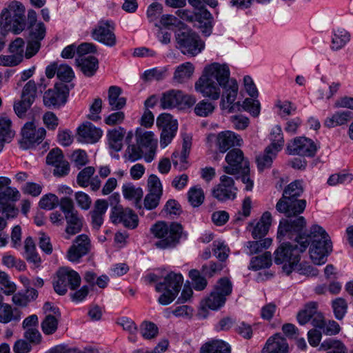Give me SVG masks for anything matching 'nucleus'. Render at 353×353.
I'll list each match as a JSON object with an SVG mask.
<instances>
[{"instance_id":"nucleus-37","label":"nucleus","mask_w":353,"mask_h":353,"mask_svg":"<svg viewBox=\"0 0 353 353\" xmlns=\"http://www.w3.org/2000/svg\"><path fill=\"white\" fill-rule=\"evenodd\" d=\"M125 130L121 127L108 131L107 137L109 147L114 151H119L123 147V139Z\"/></svg>"},{"instance_id":"nucleus-47","label":"nucleus","mask_w":353,"mask_h":353,"mask_svg":"<svg viewBox=\"0 0 353 353\" xmlns=\"http://www.w3.org/2000/svg\"><path fill=\"white\" fill-rule=\"evenodd\" d=\"M216 108L215 104L206 99H203L196 103L194 108L195 114L200 117L210 116Z\"/></svg>"},{"instance_id":"nucleus-17","label":"nucleus","mask_w":353,"mask_h":353,"mask_svg":"<svg viewBox=\"0 0 353 353\" xmlns=\"http://www.w3.org/2000/svg\"><path fill=\"white\" fill-rule=\"evenodd\" d=\"M209 142L214 143L220 152L224 153L230 148L239 146L242 139L232 131H224L217 134H212L208 137Z\"/></svg>"},{"instance_id":"nucleus-58","label":"nucleus","mask_w":353,"mask_h":353,"mask_svg":"<svg viewBox=\"0 0 353 353\" xmlns=\"http://www.w3.org/2000/svg\"><path fill=\"white\" fill-rule=\"evenodd\" d=\"M189 276L191 279L193 287L196 290H203L207 286V280L204 276L201 275V273L198 270H191L189 272Z\"/></svg>"},{"instance_id":"nucleus-16","label":"nucleus","mask_w":353,"mask_h":353,"mask_svg":"<svg viewBox=\"0 0 353 353\" xmlns=\"http://www.w3.org/2000/svg\"><path fill=\"white\" fill-rule=\"evenodd\" d=\"M317 150L315 143L306 137H296L287 145V151L291 155L313 157Z\"/></svg>"},{"instance_id":"nucleus-5","label":"nucleus","mask_w":353,"mask_h":353,"mask_svg":"<svg viewBox=\"0 0 353 353\" xmlns=\"http://www.w3.org/2000/svg\"><path fill=\"white\" fill-rule=\"evenodd\" d=\"M1 34L6 35L8 31L14 34L21 32L26 26L25 7L19 1H12L1 14Z\"/></svg>"},{"instance_id":"nucleus-62","label":"nucleus","mask_w":353,"mask_h":353,"mask_svg":"<svg viewBox=\"0 0 353 353\" xmlns=\"http://www.w3.org/2000/svg\"><path fill=\"white\" fill-rule=\"evenodd\" d=\"M142 148L138 145H136L132 144L130 145L127 148L125 153V158L131 162H134L141 159L142 157Z\"/></svg>"},{"instance_id":"nucleus-13","label":"nucleus","mask_w":353,"mask_h":353,"mask_svg":"<svg viewBox=\"0 0 353 353\" xmlns=\"http://www.w3.org/2000/svg\"><path fill=\"white\" fill-rule=\"evenodd\" d=\"M228 165L223 167V171L231 175L250 172L249 162L245 158L243 152L239 148L230 150L225 156Z\"/></svg>"},{"instance_id":"nucleus-30","label":"nucleus","mask_w":353,"mask_h":353,"mask_svg":"<svg viewBox=\"0 0 353 353\" xmlns=\"http://www.w3.org/2000/svg\"><path fill=\"white\" fill-rule=\"evenodd\" d=\"M219 327L221 330H234L236 331L262 329L261 323H254L252 325L245 322L238 323L234 319L228 316L223 318L219 321Z\"/></svg>"},{"instance_id":"nucleus-44","label":"nucleus","mask_w":353,"mask_h":353,"mask_svg":"<svg viewBox=\"0 0 353 353\" xmlns=\"http://www.w3.org/2000/svg\"><path fill=\"white\" fill-rule=\"evenodd\" d=\"M312 325L319 329H323L325 331H339L340 326L334 321H328L325 322L321 313L317 312L312 318Z\"/></svg>"},{"instance_id":"nucleus-15","label":"nucleus","mask_w":353,"mask_h":353,"mask_svg":"<svg viewBox=\"0 0 353 353\" xmlns=\"http://www.w3.org/2000/svg\"><path fill=\"white\" fill-rule=\"evenodd\" d=\"M21 134V145L26 149L41 143L46 136V130L43 128H37L34 121H32L24 124Z\"/></svg>"},{"instance_id":"nucleus-34","label":"nucleus","mask_w":353,"mask_h":353,"mask_svg":"<svg viewBox=\"0 0 353 353\" xmlns=\"http://www.w3.org/2000/svg\"><path fill=\"white\" fill-rule=\"evenodd\" d=\"M183 92L178 90H171L164 92L161 98V106L163 109L172 108L181 103Z\"/></svg>"},{"instance_id":"nucleus-55","label":"nucleus","mask_w":353,"mask_h":353,"mask_svg":"<svg viewBox=\"0 0 353 353\" xmlns=\"http://www.w3.org/2000/svg\"><path fill=\"white\" fill-rule=\"evenodd\" d=\"M37 88L35 82L33 80L28 81L23 88L21 98L26 99L28 103H32L37 96Z\"/></svg>"},{"instance_id":"nucleus-43","label":"nucleus","mask_w":353,"mask_h":353,"mask_svg":"<svg viewBox=\"0 0 353 353\" xmlns=\"http://www.w3.org/2000/svg\"><path fill=\"white\" fill-rule=\"evenodd\" d=\"M21 318V313L17 309H12L8 303L0 305V322L8 323L12 320L18 321Z\"/></svg>"},{"instance_id":"nucleus-60","label":"nucleus","mask_w":353,"mask_h":353,"mask_svg":"<svg viewBox=\"0 0 353 353\" xmlns=\"http://www.w3.org/2000/svg\"><path fill=\"white\" fill-rule=\"evenodd\" d=\"M332 307L335 316L338 319H342L347 312V304L346 301L342 298H338L333 301Z\"/></svg>"},{"instance_id":"nucleus-29","label":"nucleus","mask_w":353,"mask_h":353,"mask_svg":"<svg viewBox=\"0 0 353 353\" xmlns=\"http://www.w3.org/2000/svg\"><path fill=\"white\" fill-rule=\"evenodd\" d=\"M287 341L280 332H276L266 341L261 353H288Z\"/></svg>"},{"instance_id":"nucleus-10","label":"nucleus","mask_w":353,"mask_h":353,"mask_svg":"<svg viewBox=\"0 0 353 353\" xmlns=\"http://www.w3.org/2000/svg\"><path fill=\"white\" fill-rule=\"evenodd\" d=\"M183 283V279L181 274L169 273L165 277L164 282L159 283L156 285L157 292L164 291L159 298V303L165 305L172 302L179 294Z\"/></svg>"},{"instance_id":"nucleus-28","label":"nucleus","mask_w":353,"mask_h":353,"mask_svg":"<svg viewBox=\"0 0 353 353\" xmlns=\"http://www.w3.org/2000/svg\"><path fill=\"white\" fill-rule=\"evenodd\" d=\"M102 134V130L90 122H85L78 128V139L80 142L97 143L101 139Z\"/></svg>"},{"instance_id":"nucleus-45","label":"nucleus","mask_w":353,"mask_h":353,"mask_svg":"<svg viewBox=\"0 0 353 353\" xmlns=\"http://www.w3.org/2000/svg\"><path fill=\"white\" fill-rule=\"evenodd\" d=\"M278 152L274 150V148L268 146L265 150L264 154L256 158L259 169L263 170L265 168H270Z\"/></svg>"},{"instance_id":"nucleus-57","label":"nucleus","mask_w":353,"mask_h":353,"mask_svg":"<svg viewBox=\"0 0 353 353\" xmlns=\"http://www.w3.org/2000/svg\"><path fill=\"white\" fill-rule=\"evenodd\" d=\"M95 168L92 166H88L83 168L77 175V182L79 185L83 188L88 187L91 180V176L94 174Z\"/></svg>"},{"instance_id":"nucleus-24","label":"nucleus","mask_w":353,"mask_h":353,"mask_svg":"<svg viewBox=\"0 0 353 353\" xmlns=\"http://www.w3.org/2000/svg\"><path fill=\"white\" fill-rule=\"evenodd\" d=\"M90 249V241L86 234H81L76 237L73 245L68 251L67 258L72 262H78Z\"/></svg>"},{"instance_id":"nucleus-21","label":"nucleus","mask_w":353,"mask_h":353,"mask_svg":"<svg viewBox=\"0 0 353 353\" xmlns=\"http://www.w3.org/2000/svg\"><path fill=\"white\" fill-rule=\"evenodd\" d=\"M46 32V26L41 21L29 26V41L26 51V58L32 57L39 51L41 48V41L44 39Z\"/></svg>"},{"instance_id":"nucleus-51","label":"nucleus","mask_w":353,"mask_h":353,"mask_svg":"<svg viewBox=\"0 0 353 353\" xmlns=\"http://www.w3.org/2000/svg\"><path fill=\"white\" fill-rule=\"evenodd\" d=\"M11 121L8 117H0V137L10 142L14 136V132L11 128Z\"/></svg>"},{"instance_id":"nucleus-52","label":"nucleus","mask_w":353,"mask_h":353,"mask_svg":"<svg viewBox=\"0 0 353 353\" xmlns=\"http://www.w3.org/2000/svg\"><path fill=\"white\" fill-rule=\"evenodd\" d=\"M272 241L270 238H266L261 241H248L246 247L249 250V254L252 255L262 252L268 249L272 245Z\"/></svg>"},{"instance_id":"nucleus-8","label":"nucleus","mask_w":353,"mask_h":353,"mask_svg":"<svg viewBox=\"0 0 353 353\" xmlns=\"http://www.w3.org/2000/svg\"><path fill=\"white\" fill-rule=\"evenodd\" d=\"M176 48L185 55L194 57L204 49L205 43L198 34L193 30L183 28L175 34Z\"/></svg>"},{"instance_id":"nucleus-2","label":"nucleus","mask_w":353,"mask_h":353,"mask_svg":"<svg viewBox=\"0 0 353 353\" xmlns=\"http://www.w3.org/2000/svg\"><path fill=\"white\" fill-rule=\"evenodd\" d=\"M301 231L292 232L290 234H285L277 239L282 241L285 237L294 239V243H283L274 252V262L283 264V270L287 274L294 271V266L299 262L301 253L308 247V238L301 234Z\"/></svg>"},{"instance_id":"nucleus-53","label":"nucleus","mask_w":353,"mask_h":353,"mask_svg":"<svg viewBox=\"0 0 353 353\" xmlns=\"http://www.w3.org/2000/svg\"><path fill=\"white\" fill-rule=\"evenodd\" d=\"M321 348L323 350L333 349L327 353H347V349L343 343L332 338L324 340L321 344Z\"/></svg>"},{"instance_id":"nucleus-50","label":"nucleus","mask_w":353,"mask_h":353,"mask_svg":"<svg viewBox=\"0 0 353 353\" xmlns=\"http://www.w3.org/2000/svg\"><path fill=\"white\" fill-rule=\"evenodd\" d=\"M122 190L125 198L135 200L136 205H138L143 196V190L141 188H135L133 185L128 183L123 185Z\"/></svg>"},{"instance_id":"nucleus-35","label":"nucleus","mask_w":353,"mask_h":353,"mask_svg":"<svg viewBox=\"0 0 353 353\" xmlns=\"http://www.w3.org/2000/svg\"><path fill=\"white\" fill-rule=\"evenodd\" d=\"M24 257L34 267L38 268L41 263V259L37 252L36 246L31 237H27L24 241Z\"/></svg>"},{"instance_id":"nucleus-11","label":"nucleus","mask_w":353,"mask_h":353,"mask_svg":"<svg viewBox=\"0 0 353 353\" xmlns=\"http://www.w3.org/2000/svg\"><path fill=\"white\" fill-rule=\"evenodd\" d=\"M232 291L231 281L225 277L220 279L205 299V306L214 310L220 308L225 304L227 296L231 294Z\"/></svg>"},{"instance_id":"nucleus-32","label":"nucleus","mask_w":353,"mask_h":353,"mask_svg":"<svg viewBox=\"0 0 353 353\" xmlns=\"http://www.w3.org/2000/svg\"><path fill=\"white\" fill-rule=\"evenodd\" d=\"M108 204L105 200L98 199L95 201L93 210L90 214L94 229L99 230L103 223V217L108 210Z\"/></svg>"},{"instance_id":"nucleus-56","label":"nucleus","mask_w":353,"mask_h":353,"mask_svg":"<svg viewBox=\"0 0 353 353\" xmlns=\"http://www.w3.org/2000/svg\"><path fill=\"white\" fill-rule=\"evenodd\" d=\"M1 289L6 295L13 294L17 290L14 283L10 281L9 276L5 272H0Z\"/></svg>"},{"instance_id":"nucleus-18","label":"nucleus","mask_w":353,"mask_h":353,"mask_svg":"<svg viewBox=\"0 0 353 353\" xmlns=\"http://www.w3.org/2000/svg\"><path fill=\"white\" fill-rule=\"evenodd\" d=\"M114 26L109 21H99L92 32V38L108 47L117 44V37L114 32Z\"/></svg>"},{"instance_id":"nucleus-36","label":"nucleus","mask_w":353,"mask_h":353,"mask_svg":"<svg viewBox=\"0 0 353 353\" xmlns=\"http://www.w3.org/2000/svg\"><path fill=\"white\" fill-rule=\"evenodd\" d=\"M352 118L350 111H338L324 121V125L332 128L347 123Z\"/></svg>"},{"instance_id":"nucleus-39","label":"nucleus","mask_w":353,"mask_h":353,"mask_svg":"<svg viewBox=\"0 0 353 353\" xmlns=\"http://www.w3.org/2000/svg\"><path fill=\"white\" fill-rule=\"evenodd\" d=\"M194 67L190 62L183 63L177 66L174 72L173 79L179 83L188 81L192 76Z\"/></svg>"},{"instance_id":"nucleus-38","label":"nucleus","mask_w":353,"mask_h":353,"mask_svg":"<svg viewBox=\"0 0 353 353\" xmlns=\"http://www.w3.org/2000/svg\"><path fill=\"white\" fill-rule=\"evenodd\" d=\"M76 63L83 73L88 77L94 75L98 68V59L93 56L77 59Z\"/></svg>"},{"instance_id":"nucleus-31","label":"nucleus","mask_w":353,"mask_h":353,"mask_svg":"<svg viewBox=\"0 0 353 353\" xmlns=\"http://www.w3.org/2000/svg\"><path fill=\"white\" fill-rule=\"evenodd\" d=\"M272 223V216L269 212H265L261 216L260 220L254 225V222L249 223V227H252L251 230L254 239H261L268 232Z\"/></svg>"},{"instance_id":"nucleus-20","label":"nucleus","mask_w":353,"mask_h":353,"mask_svg":"<svg viewBox=\"0 0 353 353\" xmlns=\"http://www.w3.org/2000/svg\"><path fill=\"white\" fill-rule=\"evenodd\" d=\"M137 144L145 150V160L151 162L155 156L157 140L152 132L145 131L141 128L136 130Z\"/></svg>"},{"instance_id":"nucleus-33","label":"nucleus","mask_w":353,"mask_h":353,"mask_svg":"<svg viewBox=\"0 0 353 353\" xmlns=\"http://www.w3.org/2000/svg\"><path fill=\"white\" fill-rule=\"evenodd\" d=\"M121 88L116 85L108 88V100L112 110H119L125 105L126 99L121 97Z\"/></svg>"},{"instance_id":"nucleus-49","label":"nucleus","mask_w":353,"mask_h":353,"mask_svg":"<svg viewBox=\"0 0 353 353\" xmlns=\"http://www.w3.org/2000/svg\"><path fill=\"white\" fill-rule=\"evenodd\" d=\"M271 143L269 147L274 148L276 151H280L284 145V138L282 129L280 125L274 126L270 135Z\"/></svg>"},{"instance_id":"nucleus-4","label":"nucleus","mask_w":353,"mask_h":353,"mask_svg":"<svg viewBox=\"0 0 353 353\" xmlns=\"http://www.w3.org/2000/svg\"><path fill=\"white\" fill-rule=\"evenodd\" d=\"M302 236L308 238V245L311 242L309 253L313 263L324 264L327 256L332 250L330 238L325 230L321 226L314 225L311 227L310 234Z\"/></svg>"},{"instance_id":"nucleus-41","label":"nucleus","mask_w":353,"mask_h":353,"mask_svg":"<svg viewBox=\"0 0 353 353\" xmlns=\"http://www.w3.org/2000/svg\"><path fill=\"white\" fill-rule=\"evenodd\" d=\"M201 353H230V347L223 341H212L202 345Z\"/></svg>"},{"instance_id":"nucleus-22","label":"nucleus","mask_w":353,"mask_h":353,"mask_svg":"<svg viewBox=\"0 0 353 353\" xmlns=\"http://www.w3.org/2000/svg\"><path fill=\"white\" fill-rule=\"evenodd\" d=\"M203 73L214 81L216 80L220 86L235 80L230 78V68L225 63H212L204 68Z\"/></svg>"},{"instance_id":"nucleus-3","label":"nucleus","mask_w":353,"mask_h":353,"mask_svg":"<svg viewBox=\"0 0 353 353\" xmlns=\"http://www.w3.org/2000/svg\"><path fill=\"white\" fill-rule=\"evenodd\" d=\"M223 92L221 96L220 108L227 112L233 113L241 109L249 112L254 117H257L260 112L259 101L252 99H245L241 105L240 101H236L239 92L237 81H230L228 83L222 85Z\"/></svg>"},{"instance_id":"nucleus-40","label":"nucleus","mask_w":353,"mask_h":353,"mask_svg":"<svg viewBox=\"0 0 353 353\" xmlns=\"http://www.w3.org/2000/svg\"><path fill=\"white\" fill-rule=\"evenodd\" d=\"M350 34L344 28H338L334 31L332 37L331 48L339 50L343 48L350 40Z\"/></svg>"},{"instance_id":"nucleus-54","label":"nucleus","mask_w":353,"mask_h":353,"mask_svg":"<svg viewBox=\"0 0 353 353\" xmlns=\"http://www.w3.org/2000/svg\"><path fill=\"white\" fill-rule=\"evenodd\" d=\"M196 10V19H212V14L206 9L204 0H188Z\"/></svg>"},{"instance_id":"nucleus-59","label":"nucleus","mask_w":353,"mask_h":353,"mask_svg":"<svg viewBox=\"0 0 353 353\" xmlns=\"http://www.w3.org/2000/svg\"><path fill=\"white\" fill-rule=\"evenodd\" d=\"M39 205L42 209L50 210L56 208L58 205H60V200H59L55 194L50 193L41 197Z\"/></svg>"},{"instance_id":"nucleus-7","label":"nucleus","mask_w":353,"mask_h":353,"mask_svg":"<svg viewBox=\"0 0 353 353\" xmlns=\"http://www.w3.org/2000/svg\"><path fill=\"white\" fill-rule=\"evenodd\" d=\"M11 179L0 176V213L5 214L7 219L14 218L18 214V209L10 201L19 200L21 194L13 187H10Z\"/></svg>"},{"instance_id":"nucleus-42","label":"nucleus","mask_w":353,"mask_h":353,"mask_svg":"<svg viewBox=\"0 0 353 353\" xmlns=\"http://www.w3.org/2000/svg\"><path fill=\"white\" fill-rule=\"evenodd\" d=\"M318 303L316 302H309L306 303L303 310L299 311L296 319L299 324H306L318 312Z\"/></svg>"},{"instance_id":"nucleus-12","label":"nucleus","mask_w":353,"mask_h":353,"mask_svg":"<svg viewBox=\"0 0 353 353\" xmlns=\"http://www.w3.org/2000/svg\"><path fill=\"white\" fill-rule=\"evenodd\" d=\"M81 276L76 271L68 268H61L57 272V279L54 282V289L59 295L65 294L68 287L74 290L81 284Z\"/></svg>"},{"instance_id":"nucleus-63","label":"nucleus","mask_w":353,"mask_h":353,"mask_svg":"<svg viewBox=\"0 0 353 353\" xmlns=\"http://www.w3.org/2000/svg\"><path fill=\"white\" fill-rule=\"evenodd\" d=\"M223 265L220 263L210 262L208 265H203L201 268L202 274L208 277L219 273L223 269Z\"/></svg>"},{"instance_id":"nucleus-27","label":"nucleus","mask_w":353,"mask_h":353,"mask_svg":"<svg viewBox=\"0 0 353 353\" xmlns=\"http://www.w3.org/2000/svg\"><path fill=\"white\" fill-rule=\"evenodd\" d=\"M68 92L65 85H55L44 93L43 103L47 107L60 106L66 102Z\"/></svg>"},{"instance_id":"nucleus-14","label":"nucleus","mask_w":353,"mask_h":353,"mask_svg":"<svg viewBox=\"0 0 353 353\" xmlns=\"http://www.w3.org/2000/svg\"><path fill=\"white\" fill-rule=\"evenodd\" d=\"M157 125L162 130L160 137V145L164 148L170 143L175 137L178 129V123L176 120L173 119L171 114L163 113L157 118Z\"/></svg>"},{"instance_id":"nucleus-19","label":"nucleus","mask_w":353,"mask_h":353,"mask_svg":"<svg viewBox=\"0 0 353 353\" xmlns=\"http://www.w3.org/2000/svg\"><path fill=\"white\" fill-rule=\"evenodd\" d=\"M221 88V86L219 83L203 73L194 85L195 90L197 92L201 94L203 97L213 101H216L220 98Z\"/></svg>"},{"instance_id":"nucleus-23","label":"nucleus","mask_w":353,"mask_h":353,"mask_svg":"<svg viewBox=\"0 0 353 353\" xmlns=\"http://www.w3.org/2000/svg\"><path fill=\"white\" fill-rule=\"evenodd\" d=\"M236 190L233 178L222 175L220 177L219 184L213 188L212 194L219 201H223L228 199H234L236 197Z\"/></svg>"},{"instance_id":"nucleus-46","label":"nucleus","mask_w":353,"mask_h":353,"mask_svg":"<svg viewBox=\"0 0 353 353\" xmlns=\"http://www.w3.org/2000/svg\"><path fill=\"white\" fill-rule=\"evenodd\" d=\"M272 264V255L269 252H265L263 254L252 258L249 266L250 270L254 271L263 268H268Z\"/></svg>"},{"instance_id":"nucleus-48","label":"nucleus","mask_w":353,"mask_h":353,"mask_svg":"<svg viewBox=\"0 0 353 353\" xmlns=\"http://www.w3.org/2000/svg\"><path fill=\"white\" fill-rule=\"evenodd\" d=\"M204 199L203 190L199 185L192 187L188 192V201L193 207L200 206L203 203Z\"/></svg>"},{"instance_id":"nucleus-25","label":"nucleus","mask_w":353,"mask_h":353,"mask_svg":"<svg viewBox=\"0 0 353 353\" xmlns=\"http://www.w3.org/2000/svg\"><path fill=\"white\" fill-rule=\"evenodd\" d=\"M46 162L54 167V174L56 176H65L69 172V163L64 159L62 152L59 148H54L50 151L46 157Z\"/></svg>"},{"instance_id":"nucleus-61","label":"nucleus","mask_w":353,"mask_h":353,"mask_svg":"<svg viewBox=\"0 0 353 353\" xmlns=\"http://www.w3.org/2000/svg\"><path fill=\"white\" fill-rule=\"evenodd\" d=\"M24 46V41L21 38H17L9 46L10 52L16 57H20L21 61L23 58Z\"/></svg>"},{"instance_id":"nucleus-26","label":"nucleus","mask_w":353,"mask_h":353,"mask_svg":"<svg viewBox=\"0 0 353 353\" xmlns=\"http://www.w3.org/2000/svg\"><path fill=\"white\" fill-rule=\"evenodd\" d=\"M111 219L114 223H122L130 229H134L139 223L137 215L130 208H114Z\"/></svg>"},{"instance_id":"nucleus-6","label":"nucleus","mask_w":353,"mask_h":353,"mask_svg":"<svg viewBox=\"0 0 353 353\" xmlns=\"http://www.w3.org/2000/svg\"><path fill=\"white\" fill-rule=\"evenodd\" d=\"M151 233L159 239L155 246L160 249L174 248L180 241L183 228L177 223H168L165 221H158L150 228Z\"/></svg>"},{"instance_id":"nucleus-9","label":"nucleus","mask_w":353,"mask_h":353,"mask_svg":"<svg viewBox=\"0 0 353 353\" xmlns=\"http://www.w3.org/2000/svg\"><path fill=\"white\" fill-rule=\"evenodd\" d=\"M60 209L63 213L66 221L65 230V239H70L72 236L81 231L83 228V217L75 209L72 199L65 196L60 199Z\"/></svg>"},{"instance_id":"nucleus-64","label":"nucleus","mask_w":353,"mask_h":353,"mask_svg":"<svg viewBox=\"0 0 353 353\" xmlns=\"http://www.w3.org/2000/svg\"><path fill=\"white\" fill-rule=\"evenodd\" d=\"M72 161L76 167L80 169L88 163V157L86 152L83 150L74 151L71 156Z\"/></svg>"},{"instance_id":"nucleus-1","label":"nucleus","mask_w":353,"mask_h":353,"mask_svg":"<svg viewBox=\"0 0 353 353\" xmlns=\"http://www.w3.org/2000/svg\"><path fill=\"white\" fill-rule=\"evenodd\" d=\"M303 192L302 181L296 180L290 183L284 190L283 196L276 205V209L285 214L287 219H282L278 229V236L290 234L292 232L302 231L306 221L303 216H299L305 210L306 201L297 199Z\"/></svg>"}]
</instances>
